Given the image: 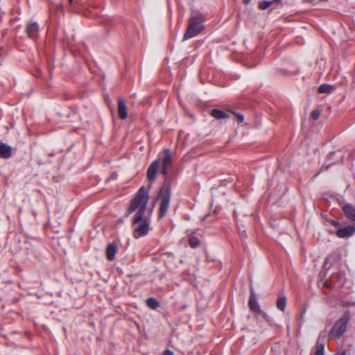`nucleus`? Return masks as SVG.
Returning <instances> with one entry per match:
<instances>
[{"label":"nucleus","instance_id":"obj_1","mask_svg":"<svg viewBox=\"0 0 355 355\" xmlns=\"http://www.w3.org/2000/svg\"><path fill=\"white\" fill-rule=\"evenodd\" d=\"M149 188H146L145 187H141L138 190L135 196L131 200L128 209V214L137 211L135 216H138V218L144 216L149 200Z\"/></svg>","mask_w":355,"mask_h":355},{"label":"nucleus","instance_id":"obj_2","mask_svg":"<svg viewBox=\"0 0 355 355\" xmlns=\"http://www.w3.org/2000/svg\"><path fill=\"white\" fill-rule=\"evenodd\" d=\"M205 17L202 13L193 12L189 20L188 27L184 35V40H189L198 35L203 29Z\"/></svg>","mask_w":355,"mask_h":355},{"label":"nucleus","instance_id":"obj_3","mask_svg":"<svg viewBox=\"0 0 355 355\" xmlns=\"http://www.w3.org/2000/svg\"><path fill=\"white\" fill-rule=\"evenodd\" d=\"M171 197V184H164L159 189L157 198L160 200L158 218H162L166 214Z\"/></svg>","mask_w":355,"mask_h":355},{"label":"nucleus","instance_id":"obj_4","mask_svg":"<svg viewBox=\"0 0 355 355\" xmlns=\"http://www.w3.org/2000/svg\"><path fill=\"white\" fill-rule=\"evenodd\" d=\"M349 320V313L345 312L343 315L335 322L331 329L329 338L334 340L339 339L345 332Z\"/></svg>","mask_w":355,"mask_h":355},{"label":"nucleus","instance_id":"obj_5","mask_svg":"<svg viewBox=\"0 0 355 355\" xmlns=\"http://www.w3.org/2000/svg\"><path fill=\"white\" fill-rule=\"evenodd\" d=\"M133 236L135 239H139L148 234L149 231V221L144 216L138 218V216H135L133 221Z\"/></svg>","mask_w":355,"mask_h":355},{"label":"nucleus","instance_id":"obj_6","mask_svg":"<svg viewBox=\"0 0 355 355\" xmlns=\"http://www.w3.org/2000/svg\"><path fill=\"white\" fill-rule=\"evenodd\" d=\"M160 167V162L159 160L153 161L148 166L146 172V178L148 182L146 188H149L150 190L152 185L155 180L157 173Z\"/></svg>","mask_w":355,"mask_h":355},{"label":"nucleus","instance_id":"obj_7","mask_svg":"<svg viewBox=\"0 0 355 355\" xmlns=\"http://www.w3.org/2000/svg\"><path fill=\"white\" fill-rule=\"evenodd\" d=\"M162 168L161 173L166 178L168 174V168L172 166V155L169 148H166L163 152V157H161Z\"/></svg>","mask_w":355,"mask_h":355},{"label":"nucleus","instance_id":"obj_8","mask_svg":"<svg viewBox=\"0 0 355 355\" xmlns=\"http://www.w3.org/2000/svg\"><path fill=\"white\" fill-rule=\"evenodd\" d=\"M248 306L250 309L254 313L261 315L264 319L268 317L267 313L261 310L259 304L258 303L254 294H251L248 301Z\"/></svg>","mask_w":355,"mask_h":355},{"label":"nucleus","instance_id":"obj_9","mask_svg":"<svg viewBox=\"0 0 355 355\" xmlns=\"http://www.w3.org/2000/svg\"><path fill=\"white\" fill-rule=\"evenodd\" d=\"M355 233V227L347 225L343 228L339 229L336 232V236L339 238H347Z\"/></svg>","mask_w":355,"mask_h":355},{"label":"nucleus","instance_id":"obj_10","mask_svg":"<svg viewBox=\"0 0 355 355\" xmlns=\"http://www.w3.org/2000/svg\"><path fill=\"white\" fill-rule=\"evenodd\" d=\"M26 32L28 36L31 39H35L39 33V27L37 23L30 22L27 25Z\"/></svg>","mask_w":355,"mask_h":355},{"label":"nucleus","instance_id":"obj_11","mask_svg":"<svg viewBox=\"0 0 355 355\" xmlns=\"http://www.w3.org/2000/svg\"><path fill=\"white\" fill-rule=\"evenodd\" d=\"M118 114L121 120H124L128 116L127 107L123 98L118 100Z\"/></svg>","mask_w":355,"mask_h":355},{"label":"nucleus","instance_id":"obj_12","mask_svg":"<svg viewBox=\"0 0 355 355\" xmlns=\"http://www.w3.org/2000/svg\"><path fill=\"white\" fill-rule=\"evenodd\" d=\"M12 155V148L0 142V157L3 159H8Z\"/></svg>","mask_w":355,"mask_h":355},{"label":"nucleus","instance_id":"obj_13","mask_svg":"<svg viewBox=\"0 0 355 355\" xmlns=\"http://www.w3.org/2000/svg\"><path fill=\"white\" fill-rule=\"evenodd\" d=\"M343 210L346 217L352 222L355 223V208L350 205H346L343 207Z\"/></svg>","mask_w":355,"mask_h":355},{"label":"nucleus","instance_id":"obj_14","mask_svg":"<svg viewBox=\"0 0 355 355\" xmlns=\"http://www.w3.org/2000/svg\"><path fill=\"white\" fill-rule=\"evenodd\" d=\"M117 252V247L114 243H110L106 248V257L109 261H113Z\"/></svg>","mask_w":355,"mask_h":355},{"label":"nucleus","instance_id":"obj_15","mask_svg":"<svg viewBox=\"0 0 355 355\" xmlns=\"http://www.w3.org/2000/svg\"><path fill=\"white\" fill-rule=\"evenodd\" d=\"M324 346L325 343L321 341V335H320L315 346V352L313 355H324Z\"/></svg>","mask_w":355,"mask_h":355},{"label":"nucleus","instance_id":"obj_16","mask_svg":"<svg viewBox=\"0 0 355 355\" xmlns=\"http://www.w3.org/2000/svg\"><path fill=\"white\" fill-rule=\"evenodd\" d=\"M334 91V87L332 85L322 84L318 89V92L320 94H331Z\"/></svg>","mask_w":355,"mask_h":355},{"label":"nucleus","instance_id":"obj_17","mask_svg":"<svg viewBox=\"0 0 355 355\" xmlns=\"http://www.w3.org/2000/svg\"><path fill=\"white\" fill-rule=\"evenodd\" d=\"M211 115L217 119H226L229 116L226 112L218 109L212 110Z\"/></svg>","mask_w":355,"mask_h":355},{"label":"nucleus","instance_id":"obj_18","mask_svg":"<svg viewBox=\"0 0 355 355\" xmlns=\"http://www.w3.org/2000/svg\"><path fill=\"white\" fill-rule=\"evenodd\" d=\"M276 306L279 310L284 312L285 311L286 306V296H281V297H278V299L277 300Z\"/></svg>","mask_w":355,"mask_h":355},{"label":"nucleus","instance_id":"obj_19","mask_svg":"<svg viewBox=\"0 0 355 355\" xmlns=\"http://www.w3.org/2000/svg\"><path fill=\"white\" fill-rule=\"evenodd\" d=\"M146 305L151 309H156L159 306V302L156 299L149 297L146 300Z\"/></svg>","mask_w":355,"mask_h":355},{"label":"nucleus","instance_id":"obj_20","mask_svg":"<svg viewBox=\"0 0 355 355\" xmlns=\"http://www.w3.org/2000/svg\"><path fill=\"white\" fill-rule=\"evenodd\" d=\"M189 244L192 248H197L200 245V240L196 236H191L189 239Z\"/></svg>","mask_w":355,"mask_h":355},{"label":"nucleus","instance_id":"obj_21","mask_svg":"<svg viewBox=\"0 0 355 355\" xmlns=\"http://www.w3.org/2000/svg\"><path fill=\"white\" fill-rule=\"evenodd\" d=\"M321 112H322V110L321 109H315L313 110L311 113V119L313 120V121H316L319 119L320 114H321Z\"/></svg>","mask_w":355,"mask_h":355},{"label":"nucleus","instance_id":"obj_22","mask_svg":"<svg viewBox=\"0 0 355 355\" xmlns=\"http://www.w3.org/2000/svg\"><path fill=\"white\" fill-rule=\"evenodd\" d=\"M272 2L273 1H261L259 3V7L261 10L267 9L272 4Z\"/></svg>","mask_w":355,"mask_h":355},{"label":"nucleus","instance_id":"obj_23","mask_svg":"<svg viewBox=\"0 0 355 355\" xmlns=\"http://www.w3.org/2000/svg\"><path fill=\"white\" fill-rule=\"evenodd\" d=\"M236 116H237V119H238V122L239 123H242L243 121V119H244V117L243 115L241 114H236Z\"/></svg>","mask_w":355,"mask_h":355},{"label":"nucleus","instance_id":"obj_24","mask_svg":"<svg viewBox=\"0 0 355 355\" xmlns=\"http://www.w3.org/2000/svg\"><path fill=\"white\" fill-rule=\"evenodd\" d=\"M330 223H331V225H332L334 227H338L340 225L339 222H338L336 220H331Z\"/></svg>","mask_w":355,"mask_h":355},{"label":"nucleus","instance_id":"obj_25","mask_svg":"<svg viewBox=\"0 0 355 355\" xmlns=\"http://www.w3.org/2000/svg\"><path fill=\"white\" fill-rule=\"evenodd\" d=\"M162 355H173V352L171 350L166 349Z\"/></svg>","mask_w":355,"mask_h":355},{"label":"nucleus","instance_id":"obj_26","mask_svg":"<svg viewBox=\"0 0 355 355\" xmlns=\"http://www.w3.org/2000/svg\"><path fill=\"white\" fill-rule=\"evenodd\" d=\"M243 1L245 4H248L250 2L251 0H243Z\"/></svg>","mask_w":355,"mask_h":355},{"label":"nucleus","instance_id":"obj_27","mask_svg":"<svg viewBox=\"0 0 355 355\" xmlns=\"http://www.w3.org/2000/svg\"><path fill=\"white\" fill-rule=\"evenodd\" d=\"M336 153H331L329 155V158H331L332 156H334Z\"/></svg>","mask_w":355,"mask_h":355},{"label":"nucleus","instance_id":"obj_28","mask_svg":"<svg viewBox=\"0 0 355 355\" xmlns=\"http://www.w3.org/2000/svg\"><path fill=\"white\" fill-rule=\"evenodd\" d=\"M68 1L70 3V4H71L73 0H68Z\"/></svg>","mask_w":355,"mask_h":355},{"label":"nucleus","instance_id":"obj_29","mask_svg":"<svg viewBox=\"0 0 355 355\" xmlns=\"http://www.w3.org/2000/svg\"><path fill=\"white\" fill-rule=\"evenodd\" d=\"M273 1L276 2V3H278L279 1H280V0H274Z\"/></svg>","mask_w":355,"mask_h":355},{"label":"nucleus","instance_id":"obj_30","mask_svg":"<svg viewBox=\"0 0 355 355\" xmlns=\"http://www.w3.org/2000/svg\"><path fill=\"white\" fill-rule=\"evenodd\" d=\"M329 165H331V164H329V165H328V166H327L325 167V169H326V170H327V169H328V167H329Z\"/></svg>","mask_w":355,"mask_h":355},{"label":"nucleus","instance_id":"obj_31","mask_svg":"<svg viewBox=\"0 0 355 355\" xmlns=\"http://www.w3.org/2000/svg\"><path fill=\"white\" fill-rule=\"evenodd\" d=\"M340 355H345V352H343Z\"/></svg>","mask_w":355,"mask_h":355}]
</instances>
